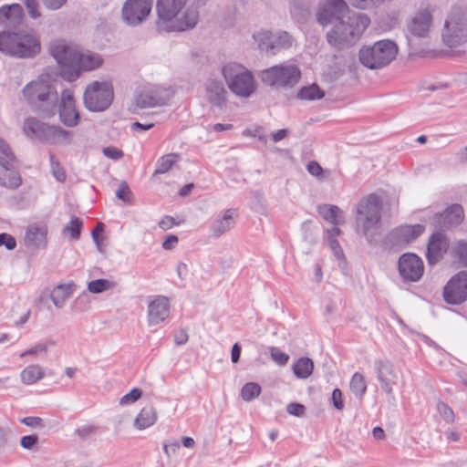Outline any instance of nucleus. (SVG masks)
<instances>
[{
	"label": "nucleus",
	"instance_id": "1",
	"mask_svg": "<svg viewBox=\"0 0 467 467\" xmlns=\"http://www.w3.org/2000/svg\"><path fill=\"white\" fill-rule=\"evenodd\" d=\"M159 21L167 23V31L182 32L194 28L199 11L192 0H157Z\"/></svg>",
	"mask_w": 467,
	"mask_h": 467
},
{
	"label": "nucleus",
	"instance_id": "2",
	"mask_svg": "<svg viewBox=\"0 0 467 467\" xmlns=\"http://www.w3.org/2000/svg\"><path fill=\"white\" fill-rule=\"evenodd\" d=\"M383 203L375 193L362 197L356 206V231L361 234L368 244H377L381 237V217Z\"/></svg>",
	"mask_w": 467,
	"mask_h": 467
},
{
	"label": "nucleus",
	"instance_id": "3",
	"mask_svg": "<svg viewBox=\"0 0 467 467\" xmlns=\"http://www.w3.org/2000/svg\"><path fill=\"white\" fill-rule=\"evenodd\" d=\"M22 92L30 109L38 116L48 118L56 114L59 96L47 77L29 82Z\"/></svg>",
	"mask_w": 467,
	"mask_h": 467
},
{
	"label": "nucleus",
	"instance_id": "4",
	"mask_svg": "<svg viewBox=\"0 0 467 467\" xmlns=\"http://www.w3.org/2000/svg\"><path fill=\"white\" fill-rule=\"evenodd\" d=\"M0 52L13 57L28 59L40 54L41 44L33 30H6L0 33Z\"/></svg>",
	"mask_w": 467,
	"mask_h": 467
},
{
	"label": "nucleus",
	"instance_id": "5",
	"mask_svg": "<svg viewBox=\"0 0 467 467\" xmlns=\"http://www.w3.org/2000/svg\"><path fill=\"white\" fill-rule=\"evenodd\" d=\"M370 23L366 15L353 14L338 21L327 34V42L337 48L353 45Z\"/></svg>",
	"mask_w": 467,
	"mask_h": 467
},
{
	"label": "nucleus",
	"instance_id": "6",
	"mask_svg": "<svg viewBox=\"0 0 467 467\" xmlns=\"http://www.w3.org/2000/svg\"><path fill=\"white\" fill-rule=\"evenodd\" d=\"M398 46L395 42L384 39L372 46L363 47L359 50L360 63L369 69H379L388 66L397 56Z\"/></svg>",
	"mask_w": 467,
	"mask_h": 467
},
{
	"label": "nucleus",
	"instance_id": "7",
	"mask_svg": "<svg viewBox=\"0 0 467 467\" xmlns=\"http://www.w3.org/2000/svg\"><path fill=\"white\" fill-rule=\"evenodd\" d=\"M230 90L241 98L250 97L255 90L252 73L237 63H229L222 69Z\"/></svg>",
	"mask_w": 467,
	"mask_h": 467
},
{
	"label": "nucleus",
	"instance_id": "8",
	"mask_svg": "<svg viewBox=\"0 0 467 467\" xmlns=\"http://www.w3.org/2000/svg\"><path fill=\"white\" fill-rule=\"evenodd\" d=\"M23 130L27 137H35L48 143H68L71 132L57 126L43 123L34 117L25 119Z\"/></svg>",
	"mask_w": 467,
	"mask_h": 467
},
{
	"label": "nucleus",
	"instance_id": "9",
	"mask_svg": "<svg viewBox=\"0 0 467 467\" xmlns=\"http://www.w3.org/2000/svg\"><path fill=\"white\" fill-rule=\"evenodd\" d=\"M441 38L449 47L464 43L467 40V15L460 9L450 13L443 25Z\"/></svg>",
	"mask_w": 467,
	"mask_h": 467
},
{
	"label": "nucleus",
	"instance_id": "10",
	"mask_svg": "<svg viewBox=\"0 0 467 467\" xmlns=\"http://www.w3.org/2000/svg\"><path fill=\"white\" fill-rule=\"evenodd\" d=\"M301 72L296 65H278L261 73L262 81L271 87L292 88L298 83Z\"/></svg>",
	"mask_w": 467,
	"mask_h": 467
},
{
	"label": "nucleus",
	"instance_id": "11",
	"mask_svg": "<svg viewBox=\"0 0 467 467\" xmlns=\"http://www.w3.org/2000/svg\"><path fill=\"white\" fill-rule=\"evenodd\" d=\"M113 99V88L108 82L94 81L84 92L83 100L86 108L94 112L103 111L109 108Z\"/></svg>",
	"mask_w": 467,
	"mask_h": 467
},
{
	"label": "nucleus",
	"instance_id": "12",
	"mask_svg": "<svg viewBox=\"0 0 467 467\" xmlns=\"http://www.w3.org/2000/svg\"><path fill=\"white\" fill-rule=\"evenodd\" d=\"M433 25L432 10L430 7H421L411 15L406 21V36L410 42L411 38H428Z\"/></svg>",
	"mask_w": 467,
	"mask_h": 467
},
{
	"label": "nucleus",
	"instance_id": "13",
	"mask_svg": "<svg viewBox=\"0 0 467 467\" xmlns=\"http://www.w3.org/2000/svg\"><path fill=\"white\" fill-rule=\"evenodd\" d=\"M254 39L257 43L261 51L276 54L282 49L289 48L294 41L293 36L286 31H260L254 35Z\"/></svg>",
	"mask_w": 467,
	"mask_h": 467
},
{
	"label": "nucleus",
	"instance_id": "14",
	"mask_svg": "<svg viewBox=\"0 0 467 467\" xmlns=\"http://www.w3.org/2000/svg\"><path fill=\"white\" fill-rule=\"evenodd\" d=\"M349 9L345 0H320L316 13L320 26H327L344 19Z\"/></svg>",
	"mask_w": 467,
	"mask_h": 467
},
{
	"label": "nucleus",
	"instance_id": "15",
	"mask_svg": "<svg viewBox=\"0 0 467 467\" xmlns=\"http://www.w3.org/2000/svg\"><path fill=\"white\" fill-rule=\"evenodd\" d=\"M374 368L381 389L387 395L393 398V388L397 386L403 378L401 370L388 360L375 361Z\"/></svg>",
	"mask_w": 467,
	"mask_h": 467
},
{
	"label": "nucleus",
	"instance_id": "16",
	"mask_svg": "<svg viewBox=\"0 0 467 467\" xmlns=\"http://www.w3.org/2000/svg\"><path fill=\"white\" fill-rule=\"evenodd\" d=\"M152 0H127L122 7V18L131 26L141 24L150 15Z\"/></svg>",
	"mask_w": 467,
	"mask_h": 467
},
{
	"label": "nucleus",
	"instance_id": "17",
	"mask_svg": "<svg viewBox=\"0 0 467 467\" xmlns=\"http://www.w3.org/2000/svg\"><path fill=\"white\" fill-rule=\"evenodd\" d=\"M443 298L451 305H460L467 300V271L453 275L443 288Z\"/></svg>",
	"mask_w": 467,
	"mask_h": 467
},
{
	"label": "nucleus",
	"instance_id": "18",
	"mask_svg": "<svg viewBox=\"0 0 467 467\" xmlns=\"http://www.w3.org/2000/svg\"><path fill=\"white\" fill-rule=\"evenodd\" d=\"M398 269L405 281L418 282L423 275L424 265L416 254L406 253L399 258Z\"/></svg>",
	"mask_w": 467,
	"mask_h": 467
},
{
	"label": "nucleus",
	"instance_id": "19",
	"mask_svg": "<svg viewBox=\"0 0 467 467\" xmlns=\"http://www.w3.org/2000/svg\"><path fill=\"white\" fill-rule=\"evenodd\" d=\"M78 49L62 40L53 41L49 46V53L55 60L65 67L76 69Z\"/></svg>",
	"mask_w": 467,
	"mask_h": 467
},
{
	"label": "nucleus",
	"instance_id": "20",
	"mask_svg": "<svg viewBox=\"0 0 467 467\" xmlns=\"http://www.w3.org/2000/svg\"><path fill=\"white\" fill-rule=\"evenodd\" d=\"M424 230L425 227L419 223L400 225L388 234L387 241L392 246L404 247L420 236Z\"/></svg>",
	"mask_w": 467,
	"mask_h": 467
},
{
	"label": "nucleus",
	"instance_id": "21",
	"mask_svg": "<svg viewBox=\"0 0 467 467\" xmlns=\"http://www.w3.org/2000/svg\"><path fill=\"white\" fill-rule=\"evenodd\" d=\"M170 299L164 296H155L149 298L148 323L150 326L163 322L170 315Z\"/></svg>",
	"mask_w": 467,
	"mask_h": 467
},
{
	"label": "nucleus",
	"instance_id": "22",
	"mask_svg": "<svg viewBox=\"0 0 467 467\" xmlns=\"http://www.w3.org/2000/svg\"><path fill=\"white\" fill-rule=\"evenodd\" d=\"M59 118L61 122L67 127H75L79 119L76 110L73 91L70 89L63 90L59 105L57 104Z\"/></svg>",
	"mask_w": 467,
	"mask_h": 467
},
{
	"label": "nucleus",
	"instance_id": "23",
	"mask_svg": "<svg viewBox=\"0 0 467 467\" xmlns=\"http://www.w3.org/2000/svg\"><path fill=\"white\" fill-rule=\"evenodd\" d=\"M449 247V241L441 233H434L429 239L426 258L430 265H434L442 259Z\"/></svg>",
	"mask_w": 467,
	"mask_h": 467
},
{
	"label": "nucleus",
	"instance_id": "24",
	"mask_svg": "<svg viewBox=\"0 0 467 467\" xmlns=\"http://www.w3.org/2000/svg\"><path fill=\"white\" fill-rule=\"evenodd\" d=\"M463 209L460 204H453L434 217V224L440 229H449L459 225L463 220Z\"/></svg>",
	"mask_w": 467,
	"mask_h": 467
},
{
	"label": "nucleus",
	"instance_id": "25",
	"mask_svg": "<svg viewBox=\"0 0 467 467\" xmlns=\"http://www.w3.org/2000/svg\"><path fill=\"white\" fill-rule=\"evenodd\" d=\"M235 215L234 209H227L220 213L210 225L212 236L219 238L233 229L235 224Z\"/></svg>",
	"mask_w": 467,
	"mask_h": 467
},
{
	"label": "nucleus",
	"instance_id": "26",
	"mask_svg": "<svg viewBox=\"0 0 467 467\" xmlns=\"http://www.w3.org/2000/svg\"><path fill=\"white\" fill-rule=\"evenodd\" d=\"M206 99L210 104L223 109L226 104L227 90L222 81L217 79H208L205 84Z\"/></svg>",
	"mask_w": 467,
	"mask_h": 467
},
{
	"label": "nucleus",
	"instance_id": "27",
	"mask_svg": "<svg viewBox=\"0 0 467 467\" xmlns=\"http://www.w3.org/2000/svg\"><path fill=\"white\" fill-rule=\"evenodd\" d=\"M24 18L22 6L18 4L4 5L0 8V25L7 27H16Z\"/></svg>",
	"mask_w": 467,
	"mask_h": 467
},
{
	"label": "nucleus",
	"instance_id": "28",
	"mask_svg": "<svg viewBox=\"0 0 467 467\" xmlns=\"http://www.w3.org/2000/svg\"><path fill=\"white\" fill-rule=\"evenodd\" d=\"M47 230L45 225H29L26 232L25 244L27 247L41 248L47 244Z\"/></svg>",
	"mask_w": 467,
	"mask_h": 467
},
{
	"label": "nucleus",
	"instance_id": "29",
	"mask_svg": "<svg viewBox=\"0 0 467 467\" xmlns=\"http://www.w3.org/2000/svg\"><path fill=\"white\" fill-rule=\"evenodd\" d=\"M0 183L9 188H16L21 184V178L18 171L14 168L8 160L0 158Z\"/></svg>",
	"mask_w": 467,
	"mask_h": 467
},
{
	"label": "nucleus",
	"instance_id": "30",
	"mask_svg": "<svg viewBox=\"0 0 467 467\" xmlns=\"http://www.w3.org/2000/svg\"><path fill=\"white\" fill-rule=\"evenodd\" d=\"M164 104V99L154 89H145L135 97V105L140 109L153 108Z\"/></svg>",
	"mask_w": 467,
	"mask_h": 467
},
{
	"label": "nucleus",
	"instance_id": "31",
	"mask_svg": "<svg viewBox=\"0 0 467 467\" xmlns=\"http://www.w3.org/2000/svg\"><path fill=\"white\" fill-rule=\"evenodd\" d=\"M158 419L155 407L151 404L141 409L134 420V427L138 430H144L152 426Z\"/></svg>",
	"mask_w": 467,
	"mask_h": 467
},
{
	"label": "nucleus",
	"instance_id": "32",
	"mask_svg": "<svg viewBox=\"0 0 467 467\" xmlns=\"http://www.w3.org/2000/svg\"><path fill=\"white\" fill-rule=\"evenodd\" d=\"M73 292V284L57 285L52 290L50 294V299L52 300L56 307L61 308L64 306L65 301L72 296Z\"/></svg>",
	"mask_w": 467,
	"mask_h": 467
},
{
	"label": "nucleus",
	"instance_id": "33",
	"mask_svg": "<svg viewBox=\"0 0 467 467\" xmlns=\"http://www.w3.org/2000/svg\"><path fill=\"white\" fill-rule=\"evenodd\" d=\"M102 64L101 57L97 54L87 53L83 54L78 52L76 61V69H82L85 71L93 70Z\"/></svg>",
	"mask_w": 467,
	"mask_h": 467
},
{
	"label": "nucleus",
	"instance_id": "34",
	"mask_svg": "<svg viewBox=\"0 0 467 467\" xmlns=\"http://www.w3.org/2000/svg\"><path fill=\"white\" fill-rule=\"evenodd\" d=\"M292 369L297 379H306L313 373L314 362L311 358L303 357L296 361Z\"/></svg>",
	"mask_w": 467,
	"mask_h": 467
},
{
	"label": "nucleus",
	"instance_id": "35",
	"mask_svg": "<svg viewBox=\"0 0 467 467\" xmlns=\"http://www.w3.org/2000/svg\"><path fill=\"white\" fill-rule=\"evenodd\" d=\"M320 216L333 225H337L342 217V211L336 205L321 204L317 207Z\"/></svg>",
	"mask_w": 467,
	"mask_h": 467
},
{
	"label": "nucleus",
	"instance_id": "36",
	"mask_svg": "<svg viewBox=\"0 0 467 467\" xmlns=\"http://www.w3.org/2000/svg\"><path fill=\"white\" fill-rule=\"evenodd\" d=\"M44 376L45 371L39 365H29L20 374L22 382L27 385L37 382Z\"/></svg>",
	"mask_w": 467,
	"mask_h": 467
},
{
	"label": "nucleus",
	"instance_id": "37",
	"mask_svg": "<svg viewBox=\"0 0 467 467\" xmlns=\"http://www.w3.org/2000/svg\"><path fill=\"white\" fill-rule=\"evenodd\" d=\"M83 222L77 216H72L70 222L62 229L63 235H68L71 240L77 241L80 238Z\"/></svg>",
	"mask_w": 467,
	"mask_h": 467
},
{
	"label": "nucleus",
	"instance_id": "38",
	"mask_svg": "<svg viewBox=\"0 0 467 467\" xmlns=\"http://www.w3.org/2000/svg\"><path fill=\"white\" fill-rule=\"evenodd\" d=\"M180 160V155L177 153L165 154L157 161V168L153 175L163 174L170 171L174 163Z\"/></svg>",
	"mask_w": 467,
	"mask_h": 467
},
{
	"label": "nucleus",
	"instance_id": "39",
	"mask_svg": "<svg viewBox=\"0 0 467 467\" xmlns=\"http://www.w3.org/2000/svg\"><path fill=\"white\" fill-rule=\"evenodd\" d=\"M349 388L351 392L359 400L362 399L363 395L367 390V382L365 378L359 372H356L350 380Z\"/></svg>",
	"mask_w": 467,
	"mask_h": 467
},
{
	"label": "nucleus",
	"instance_id": "40",
	"mask_svg": "<svg viewBox=\"0 0 467 467\" xmlns=\"http://www.w3.org/2000/svg\"><path fill=\"white\" fill-rule=\"evenodd\" d=\"M325 93L317 84H312L302 88L297 93V98L300 99L314 100L322 99Z\"/></svg>",
	"mask_w": 467,
	"mask_h": 467
},
{
	"label": "nucleus",
	"instance_id": "41",
	"mask_svg": "<svg viewBox=\"0 0 467 467\" xmlns=\"http://www.w3.org/2000/svg\"><path fill=\"white\" fill-rule=\"evenodd\" d=\"M261 393V387L254 382H249L243 386L241 397L244 401H251L257 398Z\"/></svg>",
	"mask_w": 467,
	"mask_h": 467
},
{
	"label": "nucleus",
	"instance_id": "42",
	"mask_svg": "<svg viewBox=\"0 0 467 467\" xmlns=\"http://www.w3.org/2000/svg\"><path fill=\"white\" fill-rule=\"evenodd\" d=\"M113 286V282L108 279H96L88 284V290L93 294H99L111 289Z\"/></svg>",
	"mask_w": 467,
	"mask_h": 467
},
{
	"label": "nucleus",
	"instance_id": "43",
	"mask_svg": "<svg viewBox=\"0 0 467 467\" xmlns=\"http://www.w3.org/2000/svg\"><path fill=\"white\" fill-rule=\"evenodd\" d=\"M307 171L317 179L323 181L326 180L330 171L323 169L320 164L316 161H311L306 165Z\"/></svg>",
	"mask_w": 467,
	"mask_h": 467
},
{
	"label": "nucleus",
	"instance_id": "44",
	"mask_svg": "<svg viewBox=\"0 0 467 467\" xmlns=\"http://www.w3.org/2000/svg\"><path fill=\"white\" fill-rule=\"evenodd\" d=\"M451 253L460 263L467 265V242L459 241L451 248Z\"/></svg>",
	"mask_w": 467,
	"mask_h": 467
},
{
	"label": "nucleus",
	"instance_id": "45",
	"mask_svg": "<svg viewBox=\"0 0 467 467\" xmlns=\"http://www.w3.org/2000/svg\"><path fill=\"white\" fill-rule=\"evenodd\" d=\"M348 2L358 9L368 10L381 5L385 0H348Z\"/></svg>",
	"mask_w": 467,
	"mask_h": 467
},
{
	"label": "nucleus",
	"instance_id": "46",
	"mask_svg": "<svg viewBox=\"0 0 467 467\" xmlns=\"http://www.w3.org/2000/svg\"><path fill=\"white\" fill-rule=\"evenodd\" d=\"M50 164L51 171L54 177L60 182H63L66 180V173L64 169L60 166L57 160H56L53 154H50Z\"/></svg>",
	"mask_w": 467,
	"mask_h": 467
},
{
	"label": "nucleus",
	"instance_id": "47",
	"mask_svg": "<svg viewBox=\"0 0 467 467\" xmlns=\"http://www.w3.org/2000/svg\"><path fill=\"white\" fill-rule=\"evenodd\" d=\"M328 245L332 250L335 257L338 260V265L341 266V264L346 262L344 252L336 238H330L328 241Z\"/></svg>",
	"mask_w": 467,
	"mask_h": 467
},
{
	"label": "nucleus",
	"instance_id": "48",
	"mask_svg": "<svg viewBox=\"0 0 467 467\" xmlns=\"http://www.w3.org/2000/svg\"><path fill=\"white\" fill-rule=\"evenodd\" d=\"M437 410L442 419L448 422L451 423L454 420V413L453 410L444 402L439 401L437 403Z\"/></svg>",
	"mask_w": 467,
	"mask_h": 467
},
{
	"label": "nucleus",
	"instance_id": "49",
	"mask_svg": "<svg viewBox=\"0 0 467 467\" xmlns=\"http://www.w3.org/2000/svg\"><path fill=\"white\" fill-rule=\"evenodd\" d=\"M270 354L273 360L279 366H285L288 362L289 356L282 352L279 348L272 347L270 348Z\"/></svg>",
	"mask_w": 467,
	"mask_h": 467
},
{
	"label": "nucleus",
	"instance_id": "50",
	"mask_svg": "<svg viewBox=\"0 0 467 467\" xmlns=\"http://www.w3.org/2000/svg\"><path fill=\"white\" fill-rule=\"evenodd\" d=\"M38 443V436L36 434L26 435L20 439V445L25 450H35Z\"/></svg>",
	"mask_w": 467,
	"mask_h": 467
},
{
	"label": "nucleus",
	"instance_id": "51",
	"mask_svg": "<svg viewBox=\"0 0 467 467\" xmlns=\"http://www.w3.org/2000/svg\"><path fill=\"white\" fill-rule=\"evenodd\" d=\"M141 396H142V390L138 388H134L119 400V403L121 405L132 403V402L137 401L139 399H140Z\"/></svg>",
	"mask_w": 467,
	"mask_h": 467
},
{
	"label": "nucleus",
	"instance_id": "52",
	"mask_svg": "<svg viewBox=\"0 0 467 467\" xmlns=\"http://www.w3.org/2000/svg\"><path fill=\"white\" fill-rule=\"evenodd\" d=\"M97 427L93 425L83 426L75 430V434L82 441L95 434Z\"/></svg>",
	"mask_w": 467,
	"mask_h": 467
},
{
	"label": "nucleus",
	"instance_id": "53",
	"mask_svg": "<svg viewBox=\"0 0 467 467\" xmlns=\"http://www.w3.org/2000/svg\"><path fill=\"white\" fill-rule=\"evenodd\" d=\"M131 195V192L129 188V185L126 182H121L118 190L116 191V196L118 199L129 202V197Z\"/></svg>",
	"mask_w": 467,
	"mask_h": 467
},
{
	"label": "nucleus",
	"instance_id": "54",
	"mask_svg": "<svg viewBox=\"0 0 467 467\" xmlns=\"http://www.w3.org/2000/svg\"><path fill=\"white\" fill-rule=\"evenodd\" d=\"M0 158L4 161L8 160L9 162H13L15 161V155L12 152L8 144L0 138Z\"/></svg>",
	"mask_w": 467,
	"mask_h": 467
},
{
	"label": "nucleus",
	"instance_id": "55",
	"mask_svg": "<svg viewBox=\"0 0 467 467\" xmlns=\"http://www.w3.org/2000/svg\"><path fill=\"white\" fill-rule=\"evenodd\" d=\"M286 411L293 416L302 417L305 415L306 408L300 403L291 402L286 406Z\"/></svg>",
	"mask_w": 467,
	"mask_h": 467
},
{
	"label": "nucleus",
	"instance_id": "56",
	"mask_svg": "<svg viewBox=\"0 0 467 467\" xmlns=\"http://www.w3.org/2000/svg\"><path fill=\"white\" fill-rule=\"evenodd\" d=\"M0 246H5L7 250H14L16 241L12 235L3 233L0 234Z\"/></svg>",
	"mask_w": 467,
	"mask_h": 467
},
{
	"label": "nucleus",
	"instance_id": "57",
	"mask_svg": "<svg viewBox=\"0 0 467 467\" xmlns=\"http://www.w3.org/2000/svg\"><path fill=\"white\" fill-rule=\"evenodd\" d=\"M333 406L338 410H342L344 408V402L342 399V391L339 389H335L332 392L331 397Z\"/></svg>",
	"mask_w": 467,
	"mask_h": 467
},
{
	"label": "nucleus",
	"instance_id": "58",
	"mask_svg": "<svg viewBox=\"0 0 467 467\" xmlns=\"http://www.w3.org/2000/svg\"><path fill=\"white\" fill-rule=\"evenodd\" d=\"M24 3L30 17L36 19L40 16V12L37 10V3L36 0H24Z\"/></svg>",
	"mask_w": 467,
	"mask_h": 467
},
{
	"label": "nucleus",
	"instance_id": "59",
	"mask_svg": "<svg viewBox=\"0 0 467 467\" xmlns=\"http://www.w3.org/2000/svg\"><path fill=\"white\" fill-rule=\"evenodd\" d=\"M103 154L111 160H119L123 156L122 150L115 147H106L103 149Z\"/></svg>",
	"mask_w": 467,
	"mask_h": 467
},
{
	"label": "nucleus",
	"instance_id": "60",
	"mask_svg": "<svg viewBox=\"0 0 467 467\" xmlns=\"http://www.w3.org/2000/svg\"><path fill=\"white\" fill-rule=\"evenodd\" d=\"M47 352V346L43 343H38L33 348L26 350L25 352L20 354L21 358H24L26 356H31L36 355L37 353H46Z\"/></svg>",
	"mask_w": 467,
	"mask_h": 467
},
{
	"label": "nucleus",
	"instance_id": "61",
	"mask_svg": "<svg viewBox=\"0 0 467 467\" xmlns=\"http://www.w3.org/2000/svg\"><path fill=\"white\" fill-rule=\"evenodd\" d=\"M103 230H104L103 223H99L97 224V226L92 230V233H91L93 241L95 242V244L98 247V250L100 252H101V244H100L99 234L103 232Z\"/></svg>",
	"mask_w": 467,
	"mask_h": 467
},
{
	"label": "nucleus",
	"instance_id": "62",
	"mask_svg": "<svg viewBox=\"0 0 467 467\" xmlns=\"http://www.w3.org/2000/svg\"><path fill=\"white\" fill-rule=\"evenodd\" d=\"M177 223L172 216L166 215L159 222V227L164 231L171 229Z\"/></svg>",
	"mask_w": 467,
	"mask_h": 467
},
{
	"label": "nucleus",
	"instance_id": "63",
	"mask_svg": "<svg viewBox=\"0 0 467 467\" xmlns=\"http://www.w3.org/2000/svg\"><path fill=\"white\" fill-rule=\"evenodd\" d=\"M179 448L180 443L177 441H173L163 445V451L168 457H170L171 454H175Z\"/></svg>",
	"mask_w": 467,
	"mask_h": 467
},
{
	"label": "nucleus",
	"instance_id": "64",
	"mask_svg": "<svg viewBox=\"0 0 467 467\" xmlns=\"http://www.w3.org/2000/svg\"><path fill=\"white\" fill-rule=\"evenodd\" d=\"M179 239L177 235L170 234L162 242V248L165 250L172 249L178 243Z\"/></svg>",
	"mask_w": 467,
	"mask_h": 467
}]
</instances>
